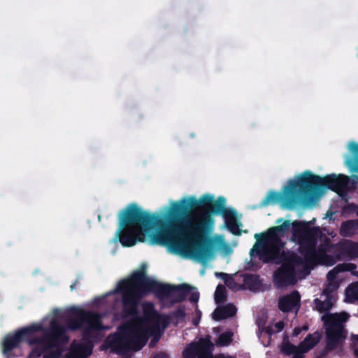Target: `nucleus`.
Wrapping results in <instances>:
<instances>
[{
  "instance_id": "obj_9",
  "label": "nucleus",
  "mask_w": 358,
  "mask_h": 358,
  "mask_svg": "<svg viewBox=\"0 0 358 358\" xmlns=\"http://www.w3.org/2000/svg\"><path fill=\"white\" fill-rule=\"evenodd\" d=\"M281 266L273 273V282L278 289L294 285L296 282V266L303 264L301 257L294 252H284Z\"/></svg>"
},
{
  "instance_id": "obj_37",
  "label": "nucleus",
  "mask_w": 358,
  "mask_h": 358,
  "mask_svg": "<svg viewBox=\"0 0 358 358\" xmlns=\"http://www.w3.org/2000/svg\"><path fill=\"white\" fill-rule=\"evenodd\" d=\"M306 352H303V349H300L299 347V350L292 355V358H303V354Z\"/></svg>"
},
{
  "instance_id": "obj_44",
  "label": "nucleus",
  "mask_w": 358,
  "mask_h": 358,
  "mask_svg": "<svg viewBox=\"0 0 358 358\" xmlns=\"http://www.w3.org/2000/svg\"><path fill=\"white\" fill-rule=\"evenodd\" d=\"M301 329V331L303 330V331H307L308 329V327L307 326H303Z\"/></svg>"
},
{
  "instance_id": "obj_20",
  "label": "nucleus",
  "mask_w": 358,
  "mask_h": 358,
  "mask_svg": "<svg viewBox=\"0 0 358 358\" xmlns=\"http://www.w3.org/2000/svg\"><path fill=\"white\" fill-rule=\"evenodd\" d=\"M237 309L232 303H228L223 307H217L213 313V318L216 321L229 318L236 315Z\"/></svg>"
},
{
  "instance_id": "obj_39",
  "label": "nucleus",
  "mask_w": 358,
  "mask_h": 358,
  "mask_svg": "<svg viewBox=\"0 0 358 358\" xmlns=\"http://www.w3.org/2000/svg\"><path fill=\"white\" fill-rule=\"evenodd\" d=\"M196 315L199 317V320H197L196 319H194L193 322H192L193 324L195 325V326H197L199 322V320H200L201 316V312L198 310V311L196 312Z\"/></svg>"
},
{
  "instance_id": "obj_14",
  "label": "nucleus",
  "mask_w": 358,
  "mask_h": 358,
  "mask_svg": "<svg viewBox=\"0 0 358 358\" xmlns=\"http://www.w3.org/2000/svg\"><path fill=\"white\" fill-rule=\"evenodd\" d=\"M336 243H332L331 239L324 236L317 249H315L309 265H323L331 266L336 263L335 259Z\"/></svg>"
},
{
  "instance_id": "obj_1",
  "label": "nucleus",
  "mask_w": 358,
  "mask_h": 358,
  "mask_svg": "<svg viewBox=\"0 0 358 358\" xmlns=\"http://www.w3.org/2000/svg\"><path fill=\"white\" fill-rule=\"evenodd\" d=\"M222 215L227 229L240 236L237 212L226 208V199L204 194L199 199L194 196L182 198L171 203L168 212V224H164V233L157 234L158 243L168 244L176 254L189 255L205 262L213 255L212 242L208 237V227L213 224L211 215Z\"/></svg>"
},
{
  "instance_id": "obj_12",
  "label": "nucleus",
  "mask_w": 358,
  "mask_h": 358,
  "mask_svg": "<svg viewBox=\"0 0 358 358\" xmlns=\"http://www.w3.org/2000/svg\"><path fill=\"white\" fill-rule=\"evenodd\" d=\"M40 327L27 326L20 328L13 333L6 334L1 343L2 353L6 358H13L17 356L13 350L20 348L21 343L27 342L29 345L32 343L33 336Z\"/></svg>"
},
{
  "instance_id": "obj_49",
  "label": "nucleus",
  "mask_w": 358,
  "mask_h": 358,
  "mask_svg": "<svg viewBox=\"0 0 358 358\" xmlns=\"http://www.w3.org/2000/svg\"><path fill=\"white\" fill-rule=\"evenodd\" d=\"M296 224L300 225V223H296ZM294 225H295V224H294Z\"/></svg>"
},
{
  "instance_id": "obj_40",
  "label": "nucleus",
  "mask_w": 358,
  "mask_h": 358,
  "mask_svg": "<svg viewBox=\"0 0 358 358\" xmlns=\"http://www.w3.org/2000/svg\"><path fill=\"white\" fill-rule=\"evenodd\" d=\"M284 322L280 321L275 324V327L278 329V331H281L284 328Z\"/></svg>"
},
{
  "instance_id": "obj_5",
  "label": "nucleus",
  "mask_w": 358,
  "mask_h": 358,
  "mask_svg": "<svg viewBox=\"0 0 358 358\" xmlns=\"http://www.w3.org/2000/svg\"><path fill=\"white\" fill-rule=\"evenodd\" d=\"M350 150L353 157L345 161V165L350 171L353 173L350 177L344 174H330L324 178L313 174L310 171H305L299 176V182H294L298 185L304 193V198L308 202L313 196L320 193L323 189H331L342 195L348 191L356 188L358 181V143L352 142L350 145Z\"/></svg>"
},
{
  "instance_id": "obj_17",
  "label": "nucleus",
  "mask_w": 358,
  "mask_h": 358,
  "mask_svg": "<svg viewBox=\"0 0 358 358\" xmlns=\"http://www.w3.org/2000/svg\"><path fill=\"white\" fill-rule=\"evenodd\" d=\"M300 306L301 295L297 290L280 297L278 301V308L283 313H289L294 309L298 311Z\"/></svg>"
},
{
  "instance_id": "obj_35",
  "label": "nucleus",
  "mask_w": 358,
  "mask_h": 358,
  "mask_svg": "<svg viewBox=\"0 0 358 358\" xmlns=\"http://www.w3.org/2000/svg\"><path fill=\"white\" fill-rule=\"evenodd\" d=\"M190 296L189 297V301L192 303H197L199 299V293L197 291H194L193 292H190Z\"/></svg>"
},
{
  "instance_id": "obj_4",
  "label": "nucleus",
  "mask_w": 358,
  "mask_h": 358,
  "mask_svg": "<svg viewBox=\"0 0 358 358\" xmlns=\"http://www.w3.org/2000/svg\"><path fill=\"white\" fill-rule=\"evenodd\" d=\"M164 224L168 223L157 214L145 211L135 203H130L119 213V227L115 237L123 247H131L137 241H143L144 233H148L157 227V231L151 236L150 242L166 246L171 252L176 254L175 249L168 244L158 243L156 238L161 233L163 237L166 236L165 233L162 232L165 229Z\"/></svg>"
},
{
  "instance_id": "obj_16",
  "label": "nucleus",
  "mask_w": 358,
  "mask_h": 358,
  "mask_svg": "<svg viewBox=\"0 0 358 358\" xmlns=\"http://www.w3.org/2000/svg\"><path fill=\"white\" fill-rule=\"evenodd\" d=\"M335 259L337 261L354 260L358 258V243L350 239H341L334 245Z\"/></svg>"
},
{
  "instance_id": "obj_27",
  "label": "nucleus",
  "mask_w": 358,
  "mask_h": 358,
  "mask_svg": "<svg viewBox=\"0 0 358 358\" xmlns=\"http://www.w3.org/2000/svg\"><path fill=\"white\" fill-rule=\"evenodd\" d=\"M38 346L35 347L28 355V358H38L41 356L43 357L45 354H46V351L50 348H48L43 345H37Z\"/></svg>"
},
{
  "instance_id": "obj_10",
  "label": "nucleus",
  "mask_w": 358,
  "mask_h": 358,
  "mask_svg": "<svg viewBox=\"0 0 358 358\" xmlns=\"http://www.w3.org/2000/svg\"><path fill=\"white\" fill-rule=\"evenodd\" d=\"M31 326L40 327L41 329L36 332L43 333L41 337L33 336L31 343L34 345H39L52 348L64 345L69 341V337L66 335V330L69 329L67 325H62L56 319L51 320L48 328L43 327L41 324H33Z\"/></svg>"
},
{
  "instance_id": "obj_46",
  "label": "nucleus",
  "mask_w": 358,
  "mask_h": 358,
  "mask_svg": "<svg viewBox=\"0 0 358 358\" xmlns=\"http://www.w3.org/2000/svg\"><path fill=\"white\" fill-rule=\"evenodd\" d=\"M220 275H225V276H227V274L224 273H220Z\"/></svg>"
},
{
  "instance_id": "obj_34",
  "label": "nucleus",
  "mask_w": 358,
  "mask_h": 358,
  "mask_svg": "<svg viewBox=\"0 0 358 358\" xmlns=\"http://www.w3.org/2000/svg\"><path fill=\"white\" fill-rule=\"evenodd\" d=\"M358 344V334H352L351 336V343H350V349L354 352V348H357V345Z\"/></svg>"
},
{
  "instance_id": "obj_19",
  "label": "nucleus",
  "mask_w": 358,
  "mask_h": 358,
  "mask_svg": "<svg viewBox=\"0 0 358 358\" xmlns=\"http://www.w3.org/2000/svg\"><path fill=\"white\" fill-rule=\"evenodd\" d=\"M241 276L243 278V289L255 292L259 290L262 286V280L259 275L246 273Z\"/></svg>"
},
{
  "instance_id": "obj_45",
  "label": "nucleus",
  "mask_w": 358,
  "mask_h": 358,
  "mask_svg": "<svg viewBox=\"0 0 358 358\" xmlns=\"http://www.w3.org/2000/svg\"><path fill=\"white\" fill-rule=\"evenodd\" d=\"M281 222H282V218H280V219H278V220L276 221V223L279 224V223H280Z\"/></svg>"
},
{
  "instance_id": "obj_28",
  "label": "nucleus",
  "mask_w": 358,
  "mask_h": 358,
  "mask_svg": "<svg viewBox=\"0 0 358 358\" xmlns=\"http://www.w3.org/2000/svg\"><path fill=\"white\" fill-rule=\"evenodd\" d=\"M232 341V334L230 332H224L221 334L217 339V345L220 346H227Z\"/></svg>"
},
{
  "instance_id": "obj_15",
  "label": "nucleus",
  "mask_w": 358,
  "mask_h": 358,
  "mask_svg": "<svg viewBox=\"0 0 358 358\" xmlns=\"http://www.w3.org/2000/svg\"><path fill=\"white\" fill-rule=\"evenodd\" d=\"M320 236L321 232L317 227L303 230L298 236L299 251L305 257L308 264L312 259L313 253L315 252Z\"/></svg>"
},
{
  "instance_id": "obj_29",
  "label": "nucleus",
  "mask_w": 358,
  "mask_h": 358,
  "mask_svg": "<svg viewBox=\"0 0 358 358\" xmlns=\"http://www.w3.org/2000/svg\"><path fill=\"white\" fill-rule=\"evenodd\" d=\"M356 268L357 266L353 263L344 262L336 266V269H338V271H341V273L345 271H350L353 275L354 273H358V271H355Z\"/></svg>"
},
{
  "instance_id": "obj_32",
  "label": "nucleus",
  "mask_w": 358,
  "mask_h": 358,
  "mask_svg": "<svg viewBox=\"0 0 358 358\" xmlns=\"http://www.w3.org/2000/svg\"><path fill=\"white\" fill-rule=\"evenodd\" d=\"M339 273H341V271L336 269V266L332 270L329 271L327 275L329 282H335L334 280Z\"/></svg>"
},
{
  "instance_id": "obj_42",
  "label": "nucleus",
  "mask_w": 358,
  "mask_h": 358,
  "mask_svg": "<svg viewBox=\"0 0 358 358\" xmlns=\"http://www.w3.org/2000/svg\"><path fill=\"white\" fill-rule=\"evenodd\" d=\"M77 283H78V280H76L74 282H73L71 286H70V289L71 291H73L75 289H76V285Z\"/></svg>"
},
{
  "instance_id": "obj_38",
  "label": "nucleus",
  "mask_w": 358,
  "mask_h": 358,
  "mask_svg": "<svg viewBox=\"0 0 358 358\" xmlns=\"http://www.w3.org/2000/svg\"><path fill=\"white\" fill-rule=\"evenodd\" d=\"M152 358H169V356L164 352H159L156 354Z\"/></svg>"
},
{
  "instance_id": "obj_36",
  "label": "nucleus",
  "mask_w": 358,
  "mask_h": 358,
  "mask_svg": "<svg viewBox=\"0 0 358 358\" xmlns=\"http://www.w3.org/2000/svg\"><path fill=\"white\" fill-rule=\"evenodd\" d=\"M354 223L352 220H348L345 222H343L341 226V230H348L350 231L353 229Z\"/></svg>"
},
{
  "instance_id": "obj_33",
  "label": "nucleus",
  "mask_w": 358,
  "mask_h": 358,
  "mask_svg": "<svg viewBox=\"0 0 358 358\" xmlns=\"http://www.w3.org/2000/svg\"><path fill=\"white\" fill-rule=\"evenodd\" d=\"M61 356V351L60 350H53L50 351L49 352L43 355V358H59Z\"/></svg>"
},
{
  "instance_id": "obj_50",
  "label": "nucleus",
  "mask_w": 358,
  "mask_h": 358,
  "mask_svg": "<svg viewBox=\"0 0 358 358\" xmlns=\"http://www.w3.org/2000/svg\"><path fill=\"white\" fill-rule=\"evenodd\" d=\"M123 358H129V357H123Z\"/></svg>"
},
{
  "instance_id": "obj_51",
  "label": "nucleus",
  "mask_w": 358,
  "mask_h": 358,
  "mask_svg": "<svg viewBox=\"0 0 358 358\" xmlns=\"http://www.w3.org/2000/svg\"><path fill=\"white\" fill-rule=\"evenodd\" d=\"M67 358H69V357H67Z\"/></svg>"
},
{
  "instance_id": "obj_31",
  "label": "nucleus",
  "mask_w": 358,
  "mask_h": 358,
  "mask_svg": "<svg viewBox=\"0 0 358 358\" xmlns=\"http://www.w3.org/2000/svg\"><path fill=\"white\" fill-rule=\"evenodd\" d=\"M338 282H329L328 285L324 288L322 294L324 296H334L333 293L338 288Z\"/></svg>"
},
{
  "instance_id": "obj_30",
  "label": "nucleus",
  "mask_w": 358,
  "mask_h": 358,
  "mask_svg": "<svg viewBox=\"0 0 358 358\" xmlns=\"http://www.w3.org/2000/svg\"><path fill=\"white\" fill-rule=\"evenodd\" d=\"M171 322H172L170 315H162L159 314V317H157L156 321H153L152 323L160 324L163 329H166L168 327Z\"/></svg>"
},
{
  "instance_id": "obj_8",
  "label": "nucleus",
  "mask_w": 358,
  "mask_h": 358,
  "mask_svg": "<svg viewBox=\"0 0 358 358\" xmlns=\"http://www.w3.org/2000/svg\"><path fill=\"white\" fill-rule=\"evenodd\" d=\"M255 238L257 240L250 251L252 258L258 257L264 263L275 262L280 264L282 261V254L289 251H280L285 243L275 242L264 236L262 234H256Z\"/></svg>"
},
{
  "instance_id": "obj_22",
  "label": "nucleus",
  "mask_w": 358,
  "mask_h": 358,
  "mask_svg": "<svg viewBox=\"0 0 358 358\" xmlns=\"http://www.w3.org/2000/svg\"><path fill=\"white\" fill-rule=\"evenodd\" d=\"M325 296L326 299L324 301H321L317 298L315 299L313 301L317 310L321 313L329 311L334 306V296Z\"/></svg>"
},
{
  "instance_id": "obj_26",
  "label": "nucleus",
  "mask_w": 358,
  "mask_h": 358,
  "mask_svg": "<svg viewBox=\"0 0 358 358\" xmlns=\"http://www.w3.org/2000/svg\"><path fill=\"white\" fill-rule=\"evenodd\" d=\"M299 350V345L296 347L288 341H284L281 345V352L285 355H293Z\"/></svg>"
},
{
  "instance_id": "obj_41",
  "label": "nucleus",
  "mask_w": 358,
  "mask_h": 358,
  "mask_svg": "<svg viewBox=\"0 0 358 358\" xmlns=\"http://www.w3.org/2000/svg\"><path fill=\"white\" fill-rule=\"evenodd\" d=\"M301 332V329L300 327H295L294 329V336H298Z\"/></svg>"
},
{
  "instance_id": "obj_43",
  "label": "nucleus",
  "mask_w": 358,
  "mask_h": 358,
  "mask_svg": "<svg viewBox=\"0 0 358 358\" xmlns=\"http://www.w3.org/2000/svg\"><path fill=\"white\" fill-rule=\"evenodd\" d=\"M354 356L355 358H358V347L357 348H354Z\"/></svg>"
},
{
  "instance_id": "obj_13",
  "label": "nucleus",
  "mask_w": 358,
  "mask_h": 358,
  "mask_svg": "<svg viewBox=\"0 0 358 358\" xmlns=\"http://www.w3.org/2000/svg\"><path fill=\"white\" fill-rule=\"evenodd\" d=\"M214 343L210 340V336L207 335L201 338L196 342L188 344L182 351V358H224L223 354L213 355Z\"/></svg>"
},
{
  "instance_id": "obj_3",
  "label": "nucleus",
  "mask_w": 358,
  "mask_h": 358,
  "mask_svg": "<svg viewBox=\"0 0 358 358\" xmlns=\"http://www.w3.org/2000/svg\"><path fill=\"white\" fill-rule=\"evenodd\" d=\"M115 292L121 294V317L133 318L120 326L117 332L109 334L103 347L110 348L111 352L119 355H124L131 350L138 351L146 345L149 338V331L145 326V322L152 323L153 321H156L159 317V313L155 310L152 302L146 301L142 304V317L138 316V312L136 315L126 317L123 313L122 294L117 292V286Z\"/></svg>"
},
{
  "instance_id": "obj_6",
  "label": "nucleus",
  "mask_w": 358,
  "mask_h": 358,
  "mask_svg": "<svg viewBox=\"0 0 358 358\" xmlns=\"http://www.w3.org/2000/svg\"><path fill=\"white\" fill-rule=\"evenodd\" d=\"M71 317L67 320V327L71 331L83 329V342L71 344V350L76 353L85 356V358L92 355L93 345L90 341L94 338L98 331L105 329L102 323V315L94 311L73 307L70 310Z\"/></svg>"
},
{
  "instance_id": "obj_25",
  "label": "nucleus",
  "mask_w": 358,
  "mask_h": 358,
  "mask_svg": "<svg viewBox=\"0 0 358 358\" xmlns=\"http://www.w3.org/2000/svg\"><path fill=\"white\" fill-rule=\"evenodd\" d=\"M345 294L351 301L358 300V282L350 284L345 289Z\"/></svg>"
},
{
  "instance_id": "obj_48",
  "label": "nucleus",
  "mask_w": 358,
  "mask_h": 358,
  "mask_svg": "<svg viewBox=\"0 0 358 358\" xmlns=\"http://www.w3.org/2000/svg\"><path fill=\"white\" fill-rule=\"evenodd\" d=\"M354 275L358 277V272L357 273H354Z\"/></svg>"
},
{
  "instance_id": "obj_47",
  "label": "nucleus",
  "mask_w": 358,
  "mask_h": 358,
  "mask_svg": "<svg viewBox=\"0 0 358 358\" xmlns=\"http://www.w3.org/2000/svg\"><path fill=\"white\" fill-rule=\"evenodd\" d=\"M98 219H99V221L100 222V221H101V215H99V216H98Z\"/></svg>"
},
{
  "instance_id": "obj_7",
  "label": "nucleus",
  "mask_w": 358,
  "mask_h": 358,
  "mask_svg": "<svg viewBox=\"0 0 358 358\" xmlns=\"http://www.w3.org/2000/svg\"><path fill=\"white\" fill-rule=\"evenodd\" d=\"M349 317L348 313H327L321 317L326 330L327 342L325 346L327 352L336 350L338 347H342L346 338V331L344 329L345 323Z\"/></svg>"
},
{
  "instance_id": "obj_2",
  "label": "nucleus",
  "mask_w": 358,
  "mask_h": 358,
  "mask_svg": "<svg viewBox=\"0 0 358 358\" xmlns=\"http://www.w3.org/2000/svg\"><path fill=\"white\" fill-rule=\"evenodd\" d=\"M146 268L147 264L143 263L139 270L117 284V292L122 294L123 313L126 317L136 315L141 299L150 293L159 300L172 298L171 304H174L184 301L194 289L186 283L175 285L151 279L146 274Z\"/></svg>"
},
{
  "instance_id": "obj_21",
  "label": "nucleus",
  "mask_w": 358,
  "mask_h": 358,
  "mask_svg": "<svg viewBox=\"0 0 358 358\" xmlns=\"http://www.w3.org/2000/svg\"><path fill=\"white\" fill-rule=\"evenodd\" d=\"M320 339V336L317 332H315L314 334H309L304 340L299 343V346L300 349H303V352H308L319 343Z\"/></svg>"
},
{
  "instance_id": "obj_23",
  "label": "nucleus",
  "mask_w": 358,
  "mask_h": 358,
  "mask_svg": "<svg viewBox=\"0 0 358 358\" xmlns=\"http://www.w3.org/2000/svg\"><path fill=\"white\" fill-rule=\"evenodd\" d=\"M186 313L183 306L178 307L176 310L173 311L171 315V322L176 327L180 322L184 320Z\"/></svg>"
},
{
  "instance_id": "obj_11",
  "label": "nucleus",
  "mask_w": 358,
  "mask_h": 358,
  "mask_svg": "<svg viewBox=\"0 0 358 358\" xmlns=\"http://www.w3.org/2000/svg\"><path fill=\"white\" fill-rule=\"evenodd\" d=\"M299 182V176L296 180H290L286 187H284L283 194L274 191H269L266 197L262 201L264 206L268 205L271 202H282L283 208H292L296 205L305 201L307 199L304 198V193L298 185H293L294 182Z\"/></svg>"
},
{
  "instance_id": "obj_18",
  "label": "nucleus",
  "mask_w": 358,
  "mask_h": 358,
  "mask_svg": "<svg viewBox=\"0 0 358 358\" xmlns=\"http://www.w3.org/2000/svg\"><path fill=\"white\" fill-rule=\"evenodd\" d=\"M291 225V223L289 220L284 221L281 224L275 227H271L268 229L266 233H262L264 236H267V238H271L272 241L275 242H280L281 243H285L280 236V234H284L287 232Z\"/></svg>"
},
{
  "instance_id": "obj_24",
  "label": "nucleus",
  "mask_w": 358,
  "mask_h": 358,
  "mask_svg": "<svg viewBox=\"0 0 358 358\" xmlns=\"http://www.w3.org/2000/svg\"><path fill=\"white\" fill-rule=\"evenodd\" d=\"M214 299L215 303L217 304L222 303L225 301L227 299V290L224 285L220 284L217 286Z\"/></svg>"
}]
</instances>
